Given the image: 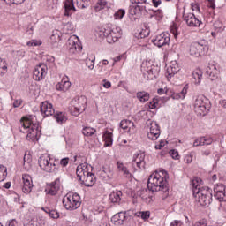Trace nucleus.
<instances>
[{"label": "nucleus", "instance_id": "nucleus-1", "mask_svg": "<svg viewBox=\"0 0 226 226\" xmlns=\"http://www.w3.org/2000/svg\"><path fill=\"white\" fill-rule=\"evenodd\" d=\"M19 130L22 133H26L27 140H38V133H40V124L36 121V115H26L23 117L19 122Z\"/></svg>", "mask_w": 226, "mask_h": 226}, {"label": "nucleus", "instance_id": "nucleus-2", "mask_svg": "<svg viewBox=\"0 0 226 226\" xmlns=\"http://www.w3.org/2000/svg\"><path fill=\"white\" fill-rule=\"evenodd\" d=\"M167 179H169V174H167V171L163 170L155 171L151 174L148 178V190L150 192H163V193H168L169 184L167 183Z\"/></svg>", "mask_w": 226, "mask_h": 226}, {"label": "nucleus", "instance_id": "nucleus-3", "mask_svg": "<svg viewBox=\"0 0 226 226\" xmlns=\"http://www.w3.org/2000/svg\"><path fill=\"white\" fill-rule=\"evenodd\" d=\"M93 172V166L87 162L78 165L76 169V174L85 186L91 187L96 183V177Z\"/></svg>", "mask_w": 226, "mask_h": 226}, {"label": "nucleus", "instance_id": "nucleus-4", "mask_svg": "<svg viewBox=\"0 0 226 226\" xmlns=\"http://www.w3.org/2000/svg\"><path fill=\"white\" fill-rule=\"evenodd\" d=\"M192 103L197 114H207L211 110V102L203 94H194L192 97Z\"/></svg>", "mask_w": 226, "mask_h": 226}, {"label": "nucleus", "instance_id": "nucleus-5", "mask_svg": "<svg viewBox=\"0 0 226 226\" xmlns=\"http://www.w3.org/2000/svg\"><path fill=\"white\" fill-rule=\"evenodd\" d=\"M62 202L67 211H75V209H79L82 204L80 195L73 192L67 193L64 196Z\"/></svg>", "mask_w": 226, "mask_h": 226}, {"label": "nucleus", "instance_id": "nucleus-6", "mask_svg": "<svg viewBox=\"0 0 226 226\" xmlns=\"http://www.w3.org/2000/svg\"><path fill=\"white\" fill-rule=\"evenodd\" d=\"M141 71L143 72L145 79H147V80H154V79H156V77L160 75V66L152 61L143 63Z\"/></svg>", "mask_w": 226, "mask_h": 226}, {"label": "nucleus", "instance_id": "nucleus-7", "mask_svg": "<svg viewBox=\"0 0 226 226\" xmlns=\"http://www.w3.org/2000/svg\"><path fill=\"white\" fill-rule=\"evenodd\" d=\"M193 197L200 206H209L213 202V193L207 186H205L201 191L195 190Z\"/></svg>", "mask_w": 226, "mask_h": 226}, {"label": "nucleus", "instance_id": "nucleus-8", "mask_svg": "<svg viewBox=\"0 0 226 226\" xmlns=\"http://www.w3.org/2000/svg\"><path fill=\"white\" fill-rule=\"evenodd\" d=\"M86 107H87V98L84 95L76 96L71 102L70 112L71 114H82L84 110H86Z\"/></svg>", "mask_w": 226, "mask_h": 226}, {"label": "nucleus", "instance_id": "nucleus-9", "mask_svg": "<svg viewBox=\"0 0 226 226\" xmlns=\"http://www.w3.org/2000/svg\"><path fill=\"white\" fill-rule=\"evenodd\" d=\"M206 50H207V42L200 41V42H192L190 45L189 54L193 57H200L204 56Z\"/></svg>", "mask_w": 226, "mask_h": 226}, {"label": "nucleus", "instance_id": "nucleus-10", "mask_svg": "<svg viewBox=\"0 0 226 226\" xmlns=\"http://www.w3.org/2000/svg\"><path fill=\"white\" fill-rule=\"evenodd\" d=\"M39 167L45 170V172H54L56 170V164L50 159V156L48 154H44L39 158Z\"/></svg>", "mask_w": 226, "mask_h": 226}, {"label": "nucleus", "instance_id": "nucleus-11", "mask_svg": "<svg viewBox=\"0 0 226 226\" xmlns=\"http://www.w3.org/2000/svg\"><path fill=\"white\" fill-rule=\"evenodd\" d=\"M147 137L150 140H158L160 137V126L154 121L147 120Z\"/></svg>", "mask_w": 226, "mask_h": 226}, {"label": "nucleus", "instance_id": "nucleus-12", "mask_svg": "<svg viewBox=\"0 0 226 226\" xmlns=\"http://www.w3.org/2000/svg\"><path fill=\"white\" fill-rule=\"evenodd\" d=\"M47 72H49V67L45 64H40L36 65L33 72V79L37 82L43 80L47 77Z\"/></svg>", "mask_w": 226, "mask_h": 226}, {"label": "nucleus", "instance_id": "nucleus-13", "mask_svg": "<svg viewBox=\"0 0 226 226\" xmlns=\"http://www.w3.org/2000/svg\"><path fill=\"white\" fill-rule=\"evenodd\" d=\"M152 43H154L155 47H165V45H169V43H170V34L163 32L161 34L155 35L152 39Z\"/></svg>", "mask_w": 226, "mask_h": 226}, {"label": "nucleus", "instance_id": "nucleus-14", "mask_svg": "<svg viewBox=\"0 0 226 226\" xmlns=\"http://www.w3.org/2000/svg\"><path fill=\"white\" fill-rule=\"evenodd\" d=\"M183 17H184L185 22L189 27H199V26L202 24V22H200V20H199V19L195 17V14L192 12L185 13L184 11Z\"/></svg>", "mask_w": 226, "mask_h": 226}, {"label": "nucleus", "instance_id": "nucleus-15", "mask_svg": "<svg viewBox=\"0 0 226 226\" xmlns=\"http://www.w3.org/2000/svg\"><path fill=\"white\" fill-rule=\"evenodd\" d=\"M67 49L71 54H75L77 50L82 49L79 44V37L77 35H72L67 41Z\"/></svg>", "mask_w": 226, "mask_h": 226}, {"label": "nucleus", "instance_id": "nucleus-16", "mask_svg": "<svg viewBox=\"0 0 226 226\" xmlns=\"http://www.w3.org/2000/svg\"><path fill=\"white\" fill-rule=\"evenodd\" d=\"M121 28L115 27V28H108V37L107 41L108 43H116L119 38H121Z\"/></svg>", "mask_w": 226, "mask_h": 226}, {"label": "nucleus", "instance_id": "nucleus-17", "mask_svg": "<svg viewBox=\"0 0 226 226\" xmlns=\"http://www.w3.org/2000/svg\"><path fill=\"white\" fill-rule=\"evenodd\" d=\"M59 190H61V184L59 178H57L56 181L47 185L45 192L47 195H57Z\"/></svg>", "mask_w": 226, "mask_h": 226}, {"label": "nucleus", "instance_id": "nucleus-18", "mask_svg": "<svg viewBox=\"0 0 226 226\" xmlns=\"http://www.w3.org/2000/svg\"><path fill=\"white\" fill-rule=\"evenodd\" d=\"M23 179V187L22 192L26 193V195L29 194L33 190V178L31 176L25 174L22 176Z\"/></svg>", "mask_w": 226, "mask_h": 226}, {"label": "nucleus", "instance_id": "nucleus-19", "mask_svg": "<svg viewBox=\"0 0 226 226\" xmlns=\"http://www.w3.org/2000/svg\"><path fill=\"white\" fill-rule=\"evenodd\" d=\"M177 72H179V64H177V61H171L165 73L168 80H170V79H172V77H174Z\"/></svg>", "mask_w": 226, "mask_h": 226}, {"label": "nucleus", "instance_id": "nucleus-20", "mask_svg": "<svg viewBox=\"0 0 226 226\" xmlns=\"http://www.w3.org/2000/svg\"><path fill=\"white\" fill-rule=\"evenodd\" d=\"M70 87H72V82H70V78L67 76L64 77L62 80L56 85V91H63V93H66Z\"/></svg>", "mask_w": 226, "mask_h": 226}, {"label": "nucleus", "instance_id": "nucleus-21", "mask_svg": "<svg viewBox=\"0 0 226 226\" xmlns=\"http://www.w3.org/2000/svg\"><path fill=\"white\" fill-rule=\"evenodd\" d=\"M213 144V138L209 136H203L197 138L193 142V147H199V146H211Z\"/></svg>", "mask_w": 226, "mask_h": 226}, {"label": "nucleus", "instance_id": "nucleus-22", "mask_svg": "<svg viewBox=\"0 0 226 226\" xmlns=\"http://www.w3.org/2000/svg\"><path fill=\"white\" fill-rule=\"evenodd\" d=\"M218 73H220V71L218 70V68H216V64H208L206 71V74L207 75V77H209L211 80H215V79L218 77Z\"/></svg>", "mask_w": 226, "mask_h": 226}, {"label": "nucleus", "instance_id": "nucleus-23", "mask_svg": "<svg viewBox=\"0 0 226 226\" xmlns=\"http://www.w3.org/2000/svg\"><path fill=\"white\" fill-rule=\"evenodd\" d=\"M202 185V179L200 177H194L191 182V186L192 190V195H195V190H198L199 192H201L202 189L206 188L201 185Z\"/></svg>", "mask_w": 226, "mask_h": 226}, {"label": "nucleus", "instance_id": "nucleus-24", "mask_svg": "<svg viewBox=\"0 0 226 226\" xmlns=\"http://www.w3.org/2000/svg\"><path fill=\"white\" fill-rule=\"evenodd\" d=\"M117 167L118 172L123 173L124 177H126L127 179H132V173L130 172V170H128V168L124 166V163L121 162H117Z\"/></svg>", "mask_w": 226, "mask_h": 226}, {"label": "nucleus", "instance_id": "nucleus-25", "mask_svg": "<svg viewBox=\"0 0 226 226\" xmlns=\"http://www.w3.org/2000/svg\"><path fill=\"white\" fill-rule=\"evenodd\" d=\"M125 220L126 214L124 212L117 213L111 218V222H113L115 225H123Z\"/></svg>", "mask_w": 226, "mask_h": 226}, {"label": "nucleus", "instance_id": "nucleus-26", "mask_svg": "<svg viewBox=\"0 0 226 226\" xmlns=\"http://www.w3.org/2000/svg\"><path fill=\"white\" fill-rule=\"evenodd\" d=\"M188 94V85H185L180 93H173L171 94L172 100H185Z\"/></svg>", "mask_w": 226, "mask_h": 226}, {"label": "nucleus", "instance_id": "nucleus-27", "mask_svg": "<svg viewBox=\"0 0 226 226\" xmlns=\"http://www.w3.org/2000/svg\"><path fill=\"white\" fill-rule=\"evenodd\" d=\"M41 114H54L56 111L50 102H43L41 104Z\"/></svg>", "mask_w": 226, "mask_h": 226}, {"label": "nucleus", "instance_id": "nucleus-28", "mask_svg": "<svg viewBox=\"0 0 226 226\" xmlns=\"http://www.w3.org/2000/svg\"><path fill=\"white\" fill-rule=\"evenodd\" d=\"M121 197H123V192L116 190L109 194V200L113 204H119L121 202Z\"/></svg>", "mask_w": 226, "mask_h": 226}, {"label": "nucleus", "instance_id": "nucleus-29", "mask_svg": "<svg viewBox=\"0 0 226 226\" xmlns=\"http://www.w3.org/2000/svg\"><path fill=\"white\" fill-rule=\"evenodd\" d=\"M146 155L142 153L135 154L133 156L132 165H137L138 169H141L142 165H144V157Z\"/></svg>", "mask_w": 226, "mask_h": 226}, {"label": "nucleus", "instance_id": "nucleus-30", "mask_svg": "<svg viewBox=\"0 0 226 226\" xmlns=\"http://www.w3.org/2000/svg\"><path fill=\"white\" fill-rule=\"evenodd\" d=\"M103 140L105 142L104 146L106 147L112 146L113 142H114L112 132H110L109 131H105L103 133Z\"/></svg>", "mask_w": 226, "mask_h": 226}, {"label": "nucleus", "instance_id": "nucleus-31", "mask_svg": "<svg viewBox=\"0 0 226 226\" xmlns=\"http://www.w3.org/2000/svg\"><path fill=\"white\" fill-rule=\"evenodd\" d=\"M136 98L141 103H146V102H149V98H151V95L146 91H140L136 94Z\"/></svg>", "mask_w": 226, "mask_h": 226}, {"label": "nucleus", "instance_id": "nucleus-32", "mask_svg": "<svg viewBox=\"0 0 226 226\" xmlns=\"http://www.w3.org/2000/svg\"><path fill=\"white\" fill-rule=\"evenodd\" d=\"M64 15L70 17L71 11H75V5L73 4V0H66L64 3Z\"/></svg>", "mask_w": 226, "mask_h": 226}, {"label": "nucleus", "instance_id": "nucleus-33", "mask_svg": "<svg viewBox=\"0 0 226 226\" xmlns=\"http://www.w3.org/2000/svg\"><path fill=\"white\" fill-rule=\"evenodd\" d=\"M202 70L200 69H196L193 71L192 72V79H193V82L196 85L200 84L201 80H202Z\"/></svg>", "mask_w": 226, "mask_h": 226}, {"label": "nucleus", "instance_id": "nucleus-34", "mask_svg": "<svg viewBox=\"0 0 226 226\" xmlns=\"http://www.w3.org/2000/svg\"><path fill=\"white\" fill-rule=\"evenodd\" d=\"M144 11V7L140 5H131L130 6V13L132 15H140Z\"/></svg>", "mask_w": 226, "mask_h": 226}, {"label": "nucleus", "instance_id": "nucleus-35", "mask_svg": "<svg viewBox=\"0 0 226 226\" xmlns=\"http://www.w3.org/2000/svg\"><path fill=\"white\" fill-rule=\"evenodd\" d=\"M7 72L8 64L6 63V60L0 58V76L3 77L4 75H6Z\"/></svg>", "mask_w": 226, "mask_h": 226}, {"label": "nucleus", "instance_id": "nucleus-36", "mask_svg": "<svg viewBox=\"0 0 226 226\" xmlns=\"http://www.w3.org/2000/svg\"><path fill=\"white\" fill-rule=\"evenodd\" d=\"M53 117L59 124H63V123H66V121H68V117H66L64 114H55Z\"/></svg>", "mask_w": 226, "mask_h": 226}, {"label": "nucleus", "instance_id": "nucleus-37", "mask_svg": "<svg viewBox=\"0 0 226 226\" xmlns=\"http://www.w3.org/2000/svg\"><path fill=\"white\" fill-rule=\"evenodd\" d=\"M82 133L85 137H93L96 133V129L91 127H85L82 130Z\"/></svg>", "mask_w": 226, "mask_h": 226}, {"label": "nucleus", "instance_id": "nucleus-38", "mask_svg": "<svg viewBox=\"0 0 226 226\" xmlns=\"http://www.w3.org/2000/svg\"><path fill=\"white\" fill-rule=\"evenodd\" d=\"M162 100V98L160 97H154L152 102H149V109H158V107H160V101Z\"/></svg>", "mask_w": 226, "mask_h": 226}, {"label": "nucleus", "instance_id": "nucleus-39", "mask_svg": "<svg viewBox=\"0 0 226 226\" xmlns=\"http://www.w3.org/2000/svg\"><path fill=\"white\" fill-rule=\"evenodd\" d=\"M8 177V169L4 165H0V183L1 181H4Z\"/></svg>", "mask_w": 226, "mask_h": 226}, {"label": "nucleus", "instance_id": "nucleus-40", "mask_svg": "<svg viewBox=\"0 0 226 226\" xmlns=\"http://www.w3.org/2000/svg\"><path fill=\"white\" fill-rule=\"evenodd\" d=\"M76 4L80 10H85L89 6V0H77Z\"/></svg>", "mask_w": 226, "mask_h": 226}, {"label": "nucleus", "instance_id": "nucleus-41", "mask_svg": "<svg viewBox=\"0 0 226 226\" xmlns=\"http://www.w3.org/2000/svg\"><path fill=\"white\" fill-rule=\"evenodd\" d=\"M155 18V20H162L163 19V11L162 10H157L151 14L150 19Z\"/></svg>", "mask_w": 226, "mask_h": 226}, {"label": "nucleus", "instance_id": "nucleus-42", "mask_svg": "<svg viewBox=\"0 0 226 226\" xmlns=\"http://www.w3.org/2000/svg\"><path fill=\"white\" fill-rule=\"evenodd\" d=\"M124 15H126V11L124 9H119L114 13V19L115 20H121Z\"/></svg>", "mask_w": 226, "mask_h": 226}, {"label": "nucleus", "instance_id": "nucleus-43", "mask_svg": "<svg viewBox=\"0 0 226 226\" xmlns=\"http://www.w3.org/2000/svg\"><path fill=\"white\" fill-rule=\"evenodd\" d=\"M99 38H108L109 36V28L101 27L97 31Z\"/></svg>", "mask_w": 226, "mask_h": 226}, {"label": "nucleus", "instance_id": "nucleus-44", "mask_svg": "<svg viewBox=\"0 0 226 226\" xmlns=\"http://www.w3.org/2000/svg\"><path fill=\"white\" fill-rule=\"evenodd\" d=\"M214 197L219 200V202H226V191L215 193Z\"/></svg>", "mask_w": 226, "mask_h": 226}, {"label": "nucleus", "instance_id": "nucleus-45", "mask_svg": "<svg viewBox=\"0 0 226 226\" xmlns=\"http://www.w3.org/2000/svg\"><path fill=\"white\" fill-rule=\"evenodd\" d=\"M60 37H59V34H53L51 36H50V39H49V41L52 45H55V47L57 46V43H59V41H60Z\"/></svg>", "mask_w": 226, "mask_h": 226}, {"label": "nucleus", "instance_id": "nucleus-46", "mask_svg": "<svg viewBox=\"0 0 226 226\" xmlns=\"http://www.w3.org/2000/svg\"><path fill=\"white\" fill-rule=\"evenodd\" d=\"M222 192H225V185L223 184H217L214 187V194L220 193Z\"/></svg>", "mask_w": 226, "mask_h": 226}, {"label": "nucleus", "instance_id": "nucleus-47", "mask_svg": "<svg viewBox=\"0 0 226 226\" xmlns=\"http://www.w3.org/2000/svg\"><path fill=\"white\" fill-rule=\"evenodd\" d=\"M193 156H195V152H191L185 155L184 161L185 163H191L192 162H193Z\"/></svg>", "mask_w": 226, "mask_h": 226}, {"label": "nucleus", "instance_id": "nucleus-48", "mask_svg": "<svg viewBox=\"0 0 226 226\" xmlns=\"http://www.w3.org/2000/svg\"><path fill=\"white\" fill-rule=\"evenodd\" d=\"M138 195H139L141 199H147V197H149V192L147 191V189H141L138 192Z\"/></svg>", "mask_w": 226, "mask_h": 226}, {"label": "nucleus", "instance_id": "nucleus-49", "mask_svg": "<svg viewBox=\"0 0 226 226\" xmlns=\"http://www.w3.org/2000/svg\"><path fill=\"white\" fill-rule=\"evenodd\" d=\"M26 226H41L40 222H38L37 219H31L26 224Z\"/></svg>", "mask_w": 226, "mask_h": 226}, {"label": "nucleus", "instance_id": "nucleus-50", "mask_svg": "<svg viewBox=\"0 0 226 226\" xmlns=\"http://www.w3.org/2000/svg\"><path fill=\"white\" fill-rule=\"evenodd\" d=\"M28 47H38V45H41V41H36V40H32L26 43Z\"/></svg>", "mask_w": 226, "mask_h": 226}, {"label": "nucleus", "instance_id": "nucleus-51", "mask_svg": "<svg viewBox=\"0 0 226 226\" xmlns=\"http://www.w3.org/2000/svg\"><path fill=\"white\" fill-rule=\"evenodd\" d=\"M49 215L50 218H53L55 220H56V218H59V212H57L56 210L51 209Z\"/></svg>", "mask_w": 226, "mask_h": 226}, {"label": "nucleus", "instance_id": "nucleus-52", "mask_svg": "<svg viewBox=\"0 0 226 226\" xmlns=\"http://www.w3.org/2000/svg\"><path fill=\"white\" fill-rule=\"evenodd\" d=\"M170 154L173 158V160H179V153L177 152V150H170Z\"/></svg>", "mask_w": 226, "mask_h": 226}, {"label": "nucleus", "instance_id": "nucleus-53", "mask_svg": "<svg viewBox=\"0 0 226 226\" xmlns=\"http://www.w3.org/2000/svg\"><path fill=\"white\" fill-rule=\"evenodd\" d=\"M192 226H207V221L206 220L197 221L192 224Z\"/></svg>", "mask_w": 226, "mask_h": 226}, {"label": "nucleus", "instance_id": "nucleus-54", "mask_svg": "<svg viewBox=\"0 0 226 226\" xmlns=\"http://www.w3.org/2000/svg\"><path fill=\"white\" fill-rule=\"evenodd\" d=\"M104 174H106L108 179H112L114 177V171L112 170H103Z\"/></svg>", "mask_w": 226, "mask_h": 226}, {"label": "nucleus", "instance_id": "nucleus-55", "mask_svg": "<svg viewBox=\"0 0 226 226\" xmlns=\"http://www.w3.org/2000/svg\"><path fill=\"white\" fill-rule=\"evenodd\" d=\"M97 4H98L97 8H99V10H103V8L107 6V0H100L97 3Z\"/></svg>", "mask_w": 226, "mask_h": 226}, {"label": "nucleus", "instance_id": "nucleus-56", "mask_svg": "<svg viewBox=\"0 0 226 226\" xmlns=\"http://www.w3.org/2000/svg\"><path fill=\"white\" fill-rule=\"evenodd\" d=\"M128 123H130V121H128V120H122L120 122V128H122V130H127L128 129Z\"/></svg>", "mask_w": 226, "mask_h": 226}, {"label": "nucleus", "instance_id": "nucleus-57", "mask_svg": "<svg viewBox=\"0 0 226 226\" xmlns=\"http://www.w3.org/2000/svg\"><path fill=\"white\" fill-rule=\"evenodd\" d=\"M170 226H183V221L181 220H174L170 223Z\"/></svg>", "mask_w": 226, "mask_h": 226}, {"label": "nucleus", "instance_id": "nucleus-58", "mask_svg": "<svg viewBox=\"0 0 226 226\" xmlns=\"http://www.w3.org/2000/svg\"><path fill=\"white\" fill-rule=\"evenodd\" d=\"M69 162H70V158H68V157L63 158V159H61V161H60V165H61L62 167H66V166L68 165Z\"/></svg>", "mask_w": 226, "mask_h": 226}, {"label": "nucleus", "instance_id": "nucleus-59", "mask_svg": "<svg viewBox=\"0 0 226 226\" xmlns=\"http://www.w3.org/2000/svg\"><path fill=\"white\" fill-rule=\"evenodd\" d=\"M149 216H151V213L149 211L141 212L142 220H148Z\"/></svg>", "mask_w": 226, "mask_h": 226}, {"label": "nucleus", "instance_id": "nucleus-60", "mask_svg": "<svg viewBox=\"0 0 226 226\" xmlns=\"http://www.w3.org/2000/svg\"><path fill=\"white\" fill-rule=\"evenodd\" d=\"M87 66L89 70L94 69V59L87 61Z\"/></svg>", "mask_w": 226, "mask_h": 226}, {"label": "nucleus", "instance_id": "nucleus-61", "mask_svg": "<svg viewBox=\"0 0 226 226\" xmlns=\"http://www.w3.org/2000/svg\"><path fill=\"white\" fill-rule=\"evenodd\" d=\"M20 105H22V100L18 99V100L14 101V102H13L14 109L20 107Z\"/></svg>", "mask_w": 226, "mask_h": 226}, {"label": "nucleus", "instance_id": "nucleus-62", "mask_svg": "<svg viewBox=\"0 0 226 226\" xmlns=\"http://www.w3.org/2000/svg\"><path fill=\"white\" fill-rule=\"evenodd\" d=\"M7 226H19V222H17V220L12 219L7 222Z\"/></svg>", "mask_w": 226, "mask_h": 226}, {"label": "nucleus", "instance_id": "nucleus-63", "mask_svg": "<svg viewBox=\"0 0 226 226\" xmlns=\"http://www.w3.org/2000/svg\"><path fill=\"white\" fill-rule=\"evenodd\" d=\"M16 56H18V57H20V58H22V57H24L25 56H26V51H24V50H18L17 52H16Z\"/></svg>", "mask_w": 226, "mask_h": 226}, {"label": "nucleus", "instance_id": "nucleus-64", "mask_svg": "<svg viewBox=\"0 0 226 226\" xmlns=\"http://www.w3.org/2000/svg\"><path fill=\"white\" fill-rule=\"evenodd\" d=\"M112 86V83H110L109 81L104 80V84H103V87H105L106 89L110 88Z\"/></svg>", "mask_w": 226, "mask_h": 226}]
</instances>
